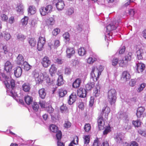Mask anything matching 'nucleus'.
I'll use <instances>...</instances> for the list:
<instances>
[{"mask_svg": "<svg viewBox=\"0 0 146 146\" xmlns=\"http://www.w3.org/2000/svg\"><path fill=\"white\" fill-rule=\"evenodd\" d=\"M13 67L11 63L9 61H7L5 63L4 67V72H6L8 74L11 71Z\"/></svg>", "mask_w": 146, "mask_h": 146, "instance_id": "nucleus-12", "label": "nucleus"}, {"mask_svg": "<svg viewBox=\"0 0 146 146\" xmlns=\"http://www.w3.org/2000/svg\"><path fill=\"white\" fill-rule=\"evenodd\" d=\"M16 62L18 65H21L24 62V58L22 54H19L17 57Z\"/></svg>", "mask_w": 146, "mask_h": 146, "instance_id": "nucleus-25", "label": "nucleus"}, {"mask_svg": "<svg viewBox=\"0 0 146 146\" xmlns=\"http://www.w3.org/2000/svg\"><path fill=\"white\" fill-rule=\"evenodd\" d=\"M22 88L23 90L25 92H29L30 90V85L28 83H25L22 85Z\"/></svg>", "mask_w": 146, "mask_h": 146, "instance_id": "nucleus-29", "label": "nucleus"}, {"mask_svg": "<svg viewBox=\"0 0 146 146\" xmlns=\"http://www.w3.org/2000/svg\"><path fill=\"white\" fill-rule=\"evenodd\" d=\"M32 75L33 76L35 79L38 77L40 75H39V72L36 70H35L33 71Z\"/></svg>", "mask_w": 146, "mask_h": 146, "instance_id": "nucleus-61", "label": "nucleus"}, {"mask_svg": "<svg viewBox=\"0 0 146 146\" xmlns=\"http://www.w3.org/2000/svg\"><path fill=\"white\" fill-rule=\"evenodd\" d=\"M77 96L75 94H72L69 96L68 103L69 105H72L76 101Z\"/></svg>", "mask_w": 146, "mask_h": 146, "instance_id": "nucleus-23", "label": "nucleus"}, {"mask_svg": "<svg viewBox=\"0 0 146 146\" xmlns=\"http://www.w3.org/2000/svg\"><path fill=\"white\" fill-rule=\"evenodd\" d=\"M16 10L19 14H22L23 13V7L22 5H19L16 8Z\"/></svg>", "mask_w": 146, "mask_h": 146, "instance_id": "nucleus-46", "label": "nucleus"}, {"mask_svg": "<svg viewBox=\"0 0 146 146\" xmlns=\"http://www.w3.org/2000/svg\"><path fill=\"white\" fill-rule=\"evenodd\" d=\"M66 56L68 58H70L73 56L75 53L74 48L70 47H67L66 50Z\"/></svg>", "mask_w": 146, "mask_h": 146, "instance_id": "nucleus-7", "label": "nucleus"}, {"mask_svg": "<svg viewBox=\"0 0 146 146\" xmlns=\"http://www.w3.org/2000/svg\"><path fill=\"white\" fill-rule=\"evenodd\" d=\"M57 9L59 11L62 10L64 8V3L62 0H58V2L56 3Z\"/></svg>", "mask_w": 146, "mask_h": 146, "instance_id": "nucleus-22", "label": "nucleus"}, {"mask_svg": "<svg viewBox=\"0 0 146 146\" xmlns=\"http://www.w3.org/2000/svg\"><path fill=\"white\" fill-rule=\"evenodd\" d=\"M98 58V56L95 54L94 53L88 58L87 62L88 63L92 64L94 62L96 61Z\"/></svg>", "mask_w": 146, "mask_h": 146, "instance_id": "nucleus-21", "label": "nucleus"}, {"mask_svg": "<svg viewBox=\"0 0 146 146\" xmlns=\"http://www.w3.org/2000/svg\"><path fill=\"white\" fill-rule=\"evenodd\" d=\"M46 109L47 112L50 114L52 113L54 110V109L51 106H49L47 107Z\"/></svg>", "mask_w": 146, "mask_h": 146, "instance_id": "nucleus-60", "label": "nucleus"}, {"mask_svg": "<svg viewBox=\"0 0 146 146\" xmlns=\"http://www.w3.org/2000/svg\"><path fill=\"white\" fill-rule=\"evenodd\" d=\"M104 68V66L100 65L98 67L97 66H93L92 68V71H94L95 73L98 75H100L102 72L103 71Z\"/></svg>", "mask_w": 146, "mask_h": 146, "instance_id": "nucleus-13", "label": "nucleus"}, {"mask_svg": "<svg viewBox=\"0 0 146 146\" xmlns=\"http://www.w3.org/2000/svg\"><path fill=\"white\" fill-rule=\"evenodd\" d=\"M117 93L115 89H111L109 90L108 93V101L111 105L114 104L117 98Z\"/></svg>", "mask_w": 146, "mask_h": 146, "instance_id": "nucleus-4", "label": "nucleus"}, {"mask_svg": "<svg viewBox=\"0 0 146 146\" xmlns=\"http://www.w3.org/2000/svg\"><path fill=\"white\" fill-rule=\"evenodd\" d=\"M104 4L106 5L108 3H112L115 5L119 2V0H104Z\"/></svg>", "mask_w": 146, "mask_h": 146, "instance_id": "nucleus-33", "label": "nucleus"}, {"mask_svg": "<svg viewBox=\"0 0 146 146\" xmlns=\"http://www.w3.org/2000/svg\"><path fill=\"white\" fill-rule=\"evenodd\" d=\"M84 129L86 132H88L91 129L90 125L89 124H86L84 126Z\"/></svg>", "mask_w": 146, "mask_h": 146, "instance_id": "nucleus-63", "label": "nucleus"}, {"mask_svg": "<svg viewBox=\"0 0 146 146\" xmlns=\"http://www.w3.org/2000/svg\"><path fill=\"white\" fill-rule=\"evenodd\" d=\"M24 100L27 104L30 105L33 101V98L28 95H27L25 97Z\"/></svg>", "mask_w": 146, "mask_h": 146, "instance_id": "nucleus-39", "label": "nucleus"}, {"mask_svg": "<svg viewBox=\"0 0 146 146\" xmlns=\"http://www.w3.org/2000/svg\"><path fill=\"white\" fill-rule=\"evenodd\" d=\"M24 69L27 71H28L31 68V66L27 62L25 61L23 64Z\"/></svg>", "mask_w": 146, "mask_h": 146, "instance_id": "nucleus-50", "label": "nucleus"}, {"mask_svg": "<svg viewBox=\"0 0 146 146\" xmlns=\"http://www.w3.org/2000/svg\"><path fill=\"white\" fill-rule=\"evenodd\" d=\"M2 36L4 37V38L6 40H8L11 38V35L10 33L5 31H3V33H1L0 35V36Z\"/></svg>", "mask_w": 146, "mask_h": 146, "instance_id": "nucleus-34", "label": "nucleus"}, {"mask_svg": "<svg viewBox=\"0 0 146 146\" xmlns=\"http://www.w3.org/2000/svg\"><path fill=\"white\" fill-rule=\"evenodd\" d=\"M81 82V80L80 78H77L72 84L73 87L76 88H78L80 86Z\"/></svg>", "mask_w": 146, "mask_h": 146, "instance_id": "nucleus-26", "label": "nucleus"}, {"mask_svg": "<svg viewBox=\"0 0 146 146\" xmlns=\"http://www.w3.org/2000/svg\"><path fill=\"white\" fill-rule=\"evenodd\" d=\"M113 59L112 61V64L113 66H116L119 63L118 59L117 58H115L114 56H113Z\"/></svg>", "mask_w": 146, "mask_h": 146, "instance_id": "nucleus-58", "label": "nucleus"}, {"mask_svg": "<svg viewBox=\"0 0 146 146\" xmlns=\"http://www.w3.org/2000/svg\"><path fill=\"white\" fill-rule=\"evenodd\" d=\"M95 83L94 82L88 83L85 85L84 88L88 92L91 91L94 86Z\"/></svg>", "mask_w": 146, "mask_h": 146, "instance_id": "nucleus-28", "label": "nucleus"}, {"mask_svg": "<svg viewBox=\"0 0 146 146\" xmlns=\"http://www.w3.org/2000/svg\"><path fill=\"white\" fill-rule=\"evenodd\" d=\"M39 97L42 99H44L45 98L46 95V90L44 88H42L38 91Z\"/></svg>", "mask_w": 146, "mask_h": 146, "instance_id": "nucleus-27", "label": "nucleus"}, {"mask_svg": "<svg viewBox=\"0 0 146 146\" xmlns=\"http://www.w3.org/2000/svg\"><path fill=\"white\" fill-rule=\"evenodd\" d=\"M145 110V108L144 107L141 106L137 109V117H140L143 114Z\"/></svg>", "mask_w": 146, "mask_h": 146, "instance_id": "nucleus-43", "label": "nucleus"}, {"mask_svg": "<svg viewBox=\"0 0 146 146\" xmlns=\"http://www.w3.org/2000/svg\"><path fill=\"white\" fill-rule=\"evenodd\" d=\"M10 48L7 45H3L2 46V52L5 54H9L10 52Z\"/></svg>", "mask_w": 146, "mask_h": 146, "instance_id": "nucleus-31", "label": "nucleus"}, {"mask_svg": "<svg viewBox=\"0 0 146 146\" xmlns=\"http://www.w3.org/2000/svg\"><path fill=\"white\" fill-rule=\"evenodd\" d=\"M74 12V9L73 8H70L67 9L66 11V14L70 15H72Z\"/></svg>", "mask_w": 146, "mask_h": 146, "instance_id": "nucleus-59", "label": "nucleus"}, {"mask_svg": "<svg viewBox=\"0 0 146 146\" xmlns=\"http://www.w3.org/2000/svg\"><path fill=\"white\" fill-rule=\"evenodd\" d=\"M54 20L53 17H49L47 19L46 22L48 26L53 25L54 23Z\"/></svg>", "mask_w": 146, "mask_h": 146, "instance_id": "nucleus-41", "label": "nucleus"}, {"mask_svg": "<svg viewBox=\"0 0 146 146\" xmlns=\"http://www.w3.org/2000/svg\"><path fill=\"white\" fill-rule=\"evenodd\" d=\"M132 54L129 52L121 60H119L118 64L119 66L123 67H125L128 64V62L130 61L132 58Z\"/></svg>", "mask_w": 146, "mask_h": 146, "instance_id": "nucleus-5", "label": "nucleus"}, {"mask_svg": "<svg viewBox=\"0 0 146 146\" xmlns=\"http://www.w3.org/2000/svg\"><path fill=\"white\" fill-rule=\"evenodd\" d=\"M39 107L38 105L37 104V102H34L33 106V108L34 111H37L38 110Z\"/></svg>", "mask_w": 146, "mask_h": 146, "instance_id": "nucleus-62", "label": "nucleus"}, {"mask_svg": "<svg viewBox=\"0 0 146 146\" xmlns=\"http://www.w3.org/2000/svg\"><path fill=\"white\" fill-rule=\"evenodd\" d=\"M78 95L80 97L84 98L86 97L87 91L84 88H80L79 90H78Z\"/></svg>", "mask_w": 146, "mask_h": 146, "instance_id": "nucleus-17", "label": "nucleus"}, {"mask_svg": "<svg viewBox=\"0 0 146 146\" xmlns=\"http://www.w3.org/2000/svg\"><path fill=\"white\" fill-rule=\"evenodd\" d=\"M67 91L66 90L60 89L58 92L59 96L60 98L63 97L67 94Z\"/></svg>", "mask_w": 146, "mask_h": 146, "instance_id": "nucleus-44", "label": "nucleus"}, {"mask_svg": "<svg viewBox=\"0 0 146 146\" xmlns=\"http://www.w3.org/2000/svg\"><path fill=\"white\" fill-rule=\"evenodd\" d=\"M22 72V70L20 67H17L14 70V74L15 76L17 78L20 77L21 75Z\"/></svg>", "mask_w": 146, "mask_h": 146, "instance_id": "nucleus-20", "label": "nucleus"}, {"mask_svg": "<svg viewBox=\"0 0 146 146\" xmlns=\"http://www.w3.org/2000/svg\"><path fill=\"white\" fill-rule=\"evenodd\" d=\"M117 143H121L123 138V135L120 133H117L114 137Z\"/></svg>", "mask_w": 146, "mask_h": 146, "instance_id": "nucleus-24", "label": "nucleus"}, {"mask_svg": "<svg viewBox=\"0 0 146 146\" xmlns=\"http://www.w3.org/2000/svg\"><path fill=\"white\" fill-rule=\"evenodd\" d=\"M45 43V39L42 37H39L37 43V48L39 51L41 50Z\"/></svg>", "mask_w": 146, "mask_h": 146, "instance_id": "nucleus-9", "label": "nucleus"}, {"mask_svg": "<svg viewBox=\"0 0 146 146\" xmlns=\"http://www.w3.org/2000/svg\"><path fill=\"white\" fill-rule=\"evenodd\" d=\"M44 76L42 75H40L38 77L35 79L36 84L41 83L43 81Z\"/></svg>", "mask_w": 146, "mask_h": 146, "instance_id": "nucleus-45", "label": "nucleus"}, {"mask_svg": "<svg viewBox=\"0 0 146 146\" xmlns=\"http://www.w3.org/2000/svg\"><path fill=\"white\" fill-rule=\"evenodd\" d=\"M145 64L141 63H137V72L139 73L142 72L145 69Z\"/></svg>", "mask_w": 146, "mask_h": 146, "instance_id": "nucleus-30", "label": "nucleus"}, {"mask_svg": "<svg viewBox=\"0 0 146 146\" xmlns=\"http://www.w3.org/2000/svg\"><path fill=\"white\" fill-rule=\"evenodd\" d=\"M146 84L145 83H142L141 84L139 88H138L137 89V90L138 91V92H140L141 91H142L143 89L145 88V86Z\"/></svg>", "mask_w": 146, "mask_h": 146, "instance_id": "nucleus-64", "label": "nucleus"}, {"mask_svg": "<svg viewBox=\"0 0 146 146\" xmlns=\"http://www.w3.org/2000/svg\"><path fill=\"white\" fill-rule=\"evenodd\" d=\"M122 78L124 79H125V80L127 81L130 78V75L127 71H125L122 73Z\"/></svg>", "mask_w": 146, "mask_h": 146, "instance_id": "nucleus-36", "label": "nucleus"}, {"mask_svg": "<svg viewBox=\"0 0 146 146\" xmlns=\"http://www.w3.org/2000/svg\"><path fill=\"white\" fill-rule=\"evenodd\" d=\"M16 35L17 38L19 40L22 41L25 39V36L22 34L18 33Z\"/></svg>", "mask_w": 146, "mask_h": 146, "instance_id": "nucleus-56", "label": "nucleus"}, {"mask_svg": "<svg viewBox=\"0 0 146 146\" xmlns=\"http://www.w3.org/2000/svg\"><path fill=\"white\" fill-rule=\"evenodd\" d=\"M0 78L1 81L4 80L6 88H7V94L12 97L15 99L17 96V94L15 92V81L8 77L3 73L0 72Z\"/></svg>", "mask_w": 146, "mask_h": 146, "instance_id": "nucleus-1", "label": "nucleus"}, {"mask_svg": "<svg viewBox=\"0 0 146 146\" xmlns=\"http://www.w3.org/2000/svg\"><path fill=\"white\" fill-rule=\"evenodd\" d=\"M56 84L58 86H60L64 83L63 76L62 75H59Z\"/></svg>", "mask_w": 146, "mask_h": 146, "instance_id": "nucleus-40", "label": "nucleus"}, {"mask_svg": "<svg viewBox=\"0 0 146 146\" xmlns=\"http://www.w3.org/2000/svg\"><path fill=\"white\" fill-rule=\"evenodd\" d=\"M135 36H137L136 34H134L133 35V36L130 38L131 40L133 39V41L131 44V49L133 50H137V45L136 44L137 40L136 38H133V37H135Z\"/></svg>", "mask_w": 146, "mask_h": 146, "instance_id": "nucleus-19", "label": "nucleus"}, {"mask_svg": "<svg viewBox=\"0 0 146 146\" xmlns=\"http://www.w3.org/2000/svg\"><path fill=\"white\" fill-rule=\"evenodd\" d=\"M90 81H92L94 82H96L98 79L99 78L100 75H98V74H96L95 73L94 71H92H92L90 74Z\"/></svg>", "mask_w": 146, "mask_h": 146, "instance_id": "nucleus-18", "label": "nucleus"}, {"mask_svg": "<svg viewBox=\"0 0 146 146\" xmlns=\"http://www.w3.org/2000/svg\"><path fill=\"white\" fill-rule=\"evenodd\" d=\"M55 133H56V138L58 140L57 142V146H64V144L63 143H62L59 141L62 138V133L61 131H58Z\"/></svg>", "mask_w": 146, "mask_h": 146, "instance_id": "nucleus-11", "label": "nucleus"}, {"mask_svg": "<svg viewBox=\"0 0 146 146\" xmlns=\"http://www.w3.org/2000/svg\"><path fill=\"white\" fill-rule=\"evenodd\" d=\"M84 144L89 146L88 143L90 141V137L89 135H85L84 136Z\"/></svg>", "mask_w": 146, "mask_h": 146, "instance_id": "nucleus-54", "label": "nucleus"}, {"mask_svg": "<svg viewBox=\"0 0 146 146\" xmlns=\"http://www.w3.org/2000/svg\"><path fill=\"white\" fill-rule=\"evenodd\" d=\"M110 112V109L108 107H106L103 108L102 110L101 113L98 117L97 120L98 126L99 130L103 129L104 128V118H108V114Z\"/></svg>", "mask_w": 146, "mask_h": 146, "instance_id": "nucleus-2", "label": "nucleus"}, {"mask_svg": "<svg viewBox=\"0 0 146 146\" xmlns=\"http://www.w3.org/2000/svg\"><path fill=\"white\" fill-rule=\"evenodd\" d=\"M72 72L71 68L69 66L66 67L65 69V74L66 75L70 74Z\"/></svg>", "mask_w": 146, "mask_h": 146, "instance_id": "nucleus-55", "label": "nucleus"}, {"mask_svg": "<svg viewBox=\"0 0 146 146\" xmlns=\"http://www.w3.org/2000/svg\"><path fill=\"white\" fill-rule=\"evenodd\" d=\"M100 86L99 84V83L96 84V86L95 87L94 90L93 95L96 97H98L100 94Z\"/></svg>", "mask_w": 146, "mask_h": 146, "instance_id": "nucleus-16", "label": "nucleus"}, {"mask_svg": "<svg viewBox=\"0 0 146 146\" xmlns=\"http://www.w3.org/2000/svg\"><path fill=\"white\" fill-rule=\"evenodd\" d=\"M143 46V44L140 42H138V45H137V47L138 46L139 49L137 50V58L139 60L143 58L142 54H143V50L141 48Z\"/></svg>", "mask_w": 146, "mask_h": 146, "instance_id": "nucleus-14", "label": "nucleus"}, {"mask_svg": "<svg viewBox=\"0 0 146 146\" xmlns=\"http://www.w3.org/2000/svg\"><path fill=\"white\" fill-rule=\"evenodd\" d=\"M36 12V9L35 7L33 5L30 6L28 9V14L29 15H33Z\"/></svg>", "mask_w": 146, "mask_h": 146, "instance_id": "nucleus-32", "label": "nucleus"}, {"mask_svg": "<svg viewBox=\"0 0 146 146\" xmlns=\"http://www.w3.org/2000/svg\"><path fill=\"white\" fill-rule=\"evenodd\" d=\"M57 68L55 65L53 64L51 65L49 69V72L50 75L52 76L56 71Z\"/></svg>", "mask_w": 146, "mask_h": 146, "instance_id": "nucleus-35", "label": "nucleus"}, {"mask_svg": "<svg viewBox=\"0 0 146 146\" xmlns=\"http://www.w3.org/2000/svg\"><path fill=\"white\" fill-rule=\"evenodd\" d=\"M123 146H137V143L135 141H132L129 143L126 142L123 143Z\"/></svg>", "mask_w": 146, "mask_h": 146, "instance_id": "nucleus-52", "label": "nucleus"}, {"mask_svg": "<svg viewBox=\"0 0 146 146\" xmlns=\"http://www.w3.org/2000/svg\"><path fill=\"white\" fill-rule=\"evenodd\" d=\"M86 52L84 47H81L78 50V53L80 56H84L86 54Z\"/></svg>", "mask_w": 146, "mask_h": 146, "instance_id": "nucleus-38", "label": "nucleus"}, {"mask_svg": "<svg viewBox=\"0 0 146 146\" xmlns=\"http://www.w3.org/2000/svg\"><path fill=\"white\" fill-rule=\"evenodd\" d=\"M117 27L116 25L113 23L109 24L106 27V31L105 33V39L106 40H109L112 38V33L111 31L115 29Z\"/></svg>", "mask_w": 146, "mask_h": 146, "instance_id": "nucleus-3", "label": "nucleus"}, {"mask_svg": "<svg viewBox=\"0 0 146 146\" xmlns=\"http://www.w3.org/2000/svg\"><path fill=\"white\" fill-rule=\"evenodd\" d=\"M60 109L61 112L62 113H67L68 111L67 107L66 106L64 105H62L60 107Z\"/></svg>", "mask_w": 146, "mask_h": 146, "instance_id": "nucleus-48", "label": "nucleus"}, {"mask_svg": "<svg viewBox=\"0 0 146 146\" xmlns=\"http://www.w3.org/2000/svg\"><path fill=\"white\" fill-rule=\"evenodd\" d=\"M50 62L49 58L45 56L43 58L41 63L43 67L47 68L50 66Z\"/></svg>", "mask_w": 146, "mask_h": 146, "instance_id": "nucleus-15", "label": "nucleus"}, {"mask_svg": "<svg viewBox=\"0 0 146 146\" xmlns=\"http://www.w3.org/2000/svg\"><path fill=\"white\" fill-rule=\"evenodd\" d=\"M50 128L51 131L54 133L56 132L58 130L57 127L53 124L50 125Z\"/></svg>", "mask_w": 146, "mask_h": 146, "instance_id": "nucleus-51", "label": "nucleus"}, {"mask_svg": "<svg viewBox=\"0 0 146 146\" xmlns=\"http://www.w3.org/2000/svg\"><path fill=\"white\" fill-rule=\"evenodd\" d=\"M100 139L101 140V139L97 138L94 140L93 146H100H100H109L108 143L107 141L103 142L101 144V142H100Z\"/></svg>", "mask_w": 146, "mask_h": 146, "instance_id": "nucleus-8", "label": "nucleus"}, {"mask_svg": "<svg viewBox=\"0 0 146 146\" xmlns=\"http://www.w3.org/2000/svg\"><path fill=\"white\" fill-rule=\"evenodd\" d=\"M28 41L30 45L32 46H35L36 44V40L34 38H29Z\"/></svg>", "mask_w": 146, "mask_h": 146, "instance_id": "nucleus-47", "label": "nucleus"}, {"mask_svg": "<svg viewBox=\"0 0 146 146\" xmlns=\"http://www.w3.org/2000/svg\"><path fill=\"white\" fill-rule=\"evenodd\" d=\"M70 34L67 32L64 33L63 35L66 42H68L70 41Z\"/></svg>", "mask_w": 146, "mask_h": 146, "instance_id": "nucleus-49", "label": "nucleus"}, {"mask_svg": "<svg viewBox=\"0 0 146 146\" xmlns=\"http://www.w3.org/2000/svg\"><path fill=\"white\" fill-rule=\"evenodd\" d=\"M111 127L109 126H106L104 130L103 131V134L104 135H106L110 133L111 131Z\"/></svg>", "mask_w": 146, "mask_h": 146, "instance_id": "nucleus-57", "label": "nucleus"}, {"mask_svg": "<svg viewBox=\"0 0 146 146\" xmlns=\"http://www.w3.org/2000/svg\"><path fill=\"white\" fill-rule=\"evenodd\" d=\"M117 118L120 120L128 121V116L127 113L122 111L119 112L117 115Z\"/></svg>", "mask_w": 146, "mask_h": 146, "instance_id": "nucleus-10", "label": "nucleus"}, {"mask_svg": "<svg viewBox=\"0 0 146 146\" xmlns=\"http://www.w3.org/2000/svg\"><path fill=\"white\" fill-rule=\"evenodd\" d=\"M52 7L51 5H48L46 7H41L39 9L41 15L42 16H45L52 11Z\"/></svg>", "mask_w": 146, "mask_h": 146, "instance_id": "nucleus-6", "label": "nucleus"}, {"mask_svg": "<svg viewBox=\"0 0 146 146\" xmlns=\"http://www.w3.org/2000/svg\"><path fill=\"white\" fill-rule=\"evenodd\" d=\"M53 61L55 63L59 64H61L64 62V60L60 57L56 58L54 59Z\"/></svg>", "mask_w": 146, "mask_h": 146, "instance_id": "nucleus-42", "label": "nucleus"}, {"mask_svg": "<svg viewBox=\"0 0 146 146\" xmlns=\"http://www.w3.org/2000/svg\"><path fill=\"white\" fill-rule=\"evenodd\" d=\"M78 138L77 136H75L73 138V140L71 142L68 146H73V144L77 145L78 142Z\"/></svg>", "mask_w": 146, "mask_h": 146, "instance_id": "nucleus-37", "label": "nucleus"}, {"mask_svg": "<svg viewBox=\"0 0 146 146\" xmlns=\"http://www.w3.org/2000/svg\"><path fill=\"white\" fill-rule=\"evenodd\" d=\"M29 18L27 17H25L21 20V22L23 26L26 25L28 23Z\"/></svg>", "mask_w": 146, "mask_h": 146, "instance_id": "nucleus-53", "label": "nucleus"}]
</instances>
